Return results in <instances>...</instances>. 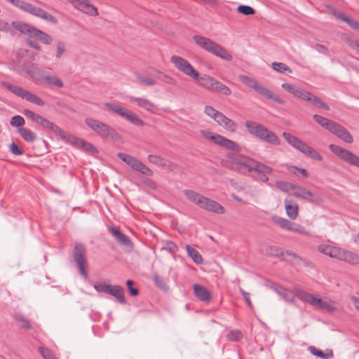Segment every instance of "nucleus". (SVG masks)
I'll return each instance as SVG.
<instances>
[{
    "mask_svg": "<svg viewBox=\"0 0 359 359\" xmlns=\"http://www.w3.org/2000/svg\"><path fill=\"white\" fill-rule=\"evenodd\" d=\"M228 161L223 165L226 168L240 172L241 174H247L252 171L257 172H272L273 169L260 162H258L246 156L229 154H227Z\"/></svg>",
    "mask_w": 359,
    "mask_h": 359,
    "instance_id": "obj_1",
    "label": "nucleus"
},
{
    "mask_svg": "<svg viewBox=\"0 0 359 359\" xmlns=\"http://www.w3.org/2000/svg\"><path fill=\"white\" fill-rule=\"evenodd\" d=\"M12 26L20 33L27 35L29 39L27 40L28 44L37 50H41V47L34 40L39 41L45 45H49L52 43L53 39L47 33L23 22L14 21Z\"/></svg>",
    "mask_w": 359,
    "mask_h": 359,
    "instance_id": "obj_2",
    "label": "nucleus"
},
{
    "mask_svg": "<svg viewBox=\"0 0 359 359\" xmlns=\"http://www.w3.org/2000/svg\"><path fill=\"white\" fill-rule=\"evenodd\" d=\"M183 194L189 201L201 208L219 215L225 212L224 207L219 203L205 197L194 190L185 189L183 191Z\"/></svg>",
    "mask_w": 359,
    "mask_h": 359,
    "instance_id": "obj_3",
    "label": "nucleus"
},
{
    "mask_svg": "<svg viewBox=\"0 0 359 359\" xmlns=\"http://www.w3.org/2000/svg\"><path fill=\"white\" fill-rule=\"evenodd\" d=\"M245 126L248 133L260 140L273 146L280 145L281 140L275 133L269 130L264 125L253 121H247Z\"/></svg>",
    "mask_w": 359,
    "mask_h": 359,
    "instance_id": "obj_4",
    "label": "nucleus"
},
{
    "mask_svg": "<svg viewBox=\"0 0 359 359\" xmlns=\"http://www.w3.org/2000/svg\"><path fill=\"white\" fill-rule=\"evenodd\" d=\"M293 293L298 299L307 302L314 308L328 313H332L336 310L334 302L332 300H323L296 287L293 288Z\"/></svg>",
    "mask_w": 359,
    "mask_h": 359,
    "instance_id": "obj_5",
    "label": "nucleus"
},
{
    "mask_svg": "<svg viewBox=\"0 0 359 359\" xmlns=\"http://www.w3.org/2000/svg\"><path fill=\"white\" fill-rule=\"evenodd\" d=\"M193 39L198 46L217 57L226 61H231L233 59L232 55L225 48L212 40L199 35L194 36Z\"/></svg>",
    "mask_w": 359,
    "mask_h": 359,
    "instance_id": "obj_6",
    "label": "nucleus"
},
{
    "mask_svg": "<svg viewBox=\"0 0 359 359\" xmlns=\"http://www.w3.org/2000/svg\"><path fill=\"white\" fill-rule=\"evenodd\" d=\"M283 137L290 145H291L292 147L297 149L304 155L309 156V158L313 160H317L319 161H323V158L320 153H318L316 149L311 148L308 144L302 142L296 136H294L289 133L284 132L283 133Z\"/></svg>",
    "mask_w": 359,
    "mask_h": 359,
    "instance_id": "obj_7",
    "label": "nucleus"
},
{
    "mask_svg": "<svg viewBox=\"0 0 359 359\" xmlns=\"http://www.w3.org/2000/svg\"><path fill=\"white\" fill-rule=\"evenodd\" d=\"M86 124L102 138H111L116 141L121 138L120 135L109 125L91 118L85 119Z\"/></svg>",
    "mask_w": 359,
    "mask_h": 359,
    "instance_id": "obj_8",
    "label": "nucleus"
},
{
    "mask_svg": "<svg viewBox=\"0 0 359 359\" xmlns=\"http://www.w3.org/2000/svg\"><path fill=\"white\" fill-rule=\"evenodd\" d=\"M104 105L116 115L136 126L142 127L144 125V122L130 109L114 102H106Z\"/></svg>",
    "mask_w": 359,
    "mask_h": 359,
    "instance_id": "obj_9",
    "label": "nucleus"
},
{
    "mask_svg": "<svg viewBox=\"0 0 359 359\" xmlns=\"http://www.w3.org/2000/svg\"><path fill=\"white\" fill-rule=\"evenodd\" d=\"M1 86L16 96L25 99L31 103L41 107L44 105V102L39 96L22 87L5 81L1 83Z\"/></svg>",
    "mask_w": 359,
    "mask_h": 359,
    "instance_id": "obj_10",
    "label": "nucleus"
},
{
    "mask_svg": "<svg viewBox=\"0 0 359 359\" xmlns=\"http://www.w3.org/2000/svg\"><path fill=\"white\" fill-rule=\"evenodd\" d=\"M201 134L205 139L211 140L215 144H217L226 149L234 151H241L240 145H238L234 141L227 139L221 135L216 134L211 131L205 130H201Z\"/></svg>",
    "mask_w": 359,
    "mask_h": 359,
    "instance_id": "obj_11",
    "label": "nucleus"
},
{
    "mask_svg": "<svg viewBox=\"0 0 359 359\" xmlns=\"http://www.w3.org/2000/svg\"><path fill=\"white\" fill-rule=\"evenodd\" d=\"M95 290L98 292H103L114 297L121 304H126L123 288L120 285H111L105 283H99L94 285Z\"/></svg>",
    "mask_w": 359,
    "mask_h": 359,
    "instance_id": "obj_12",
    "label": "nucleus"
},
{
    "mask_svg": "<svg viewBox=\"0 0 359 359\" xmlns=\"http://www.w3.org/2000/svg\"><path fill=\"white\" fill-rule=\"evenodd\" d=\"M330 151L346 163L359 168V156L351 151L333 144H330Z\"/></svg>",
    "mask_w": 359,
    "mask_h": 359,
    "instance_id": "obj_13",
    "label": "nucleus"
},
{
    "mask_svg": "<svg viewBox=\"0 0 359 359\" xmlns=\"http://www.w3.org/2000/svg\"><path fill=\"white\" fill-rule=\"evenodd\" d=\"M170 62L175 67L182 73L191 79H198V71L192 66V65L184 58L172 55L170 57Z\"/></svg>",
    "mask_w": 359,
    "mask_h": 359,
    "instance_id": "obj_14",
    "label": "nucleus"
},
{
    "mask_svg": "<svg viewBox=\"0 0 359 359\" xmlns=\"http://www.w3.org/2000/svg\"><path fill=\"white\" fill-rule=\"evenodd\" d=\"M74 259L78 265L80 273L87 278L88 273L86 269V249L81 243H76L74 248Z\"/></svg>",
    "mask_w": 359,
    "mask_h": 359,
    "instance_id": "obj_15",
    "label": "nucleus"
},
{
    "mask_svg": "<svg viewBox=\"0 0 359 359\" xmlns=\"http://www.w3.org/2000/svg\"><path fill=\"white\" fill-rule=\"evenodd\" d=\"M23 11L54 25H56L58 22L55 16L41 8L37 7L28 2H26Z\"/></svg>",
    "mask_w": 359,
    "mask_h": 359,
    "instance_id": "obj_16",
    "label": "nucleus"
},
{
    "mask_svg": "<svg viewBox=\"0 0 359 359\" xmlns=\"http://www.w3.org/2000/svg\"><path fill=\"white\" fill-rule=\"evenodd\" d=\"M25 69L27 74H28L33 81L40 83H43L48 73V72L38 67L33 62H29L25 65Z\"/></svg>",
    "mask_w": 359,
    "mask_h": 359,
    "instance_id": "obj_17",
    "label": "nucleus"
},
{
    "mask_svg": "<svg viewBox=\"0 0 359 359\" xmlns=\"http://www.w3.org/2000/svg\"><path fill=\"white\" fill-rule=\"evenodd\" d=\"M75 8L83 13L90 15L97 16L98 15L97 8L93 4H90L89 0H67Z\"/></svg>",
    "mask_w": 359,
    "mask_h": 359,
    "instance_id": "obj_18",
    "label": "nucleus"
},
{
    "mask_svg": "<svg viewBox=\"0 0 359 359\" xmlns=\"http://www.w3.org/2000/svg\"><path fill=\"white\" fill-rule=\"evenodd\" d=\"M254 90L261 97L267 100H273L279 104H285V101L279 95L273 93L268 88L265 87L260 83H258Z\"/></svg>",
    "mask_w": 359,
    "mask_h": 359,
    "instance_id": "obj_19",
    "label": "nucleus"
},
{
    "mask_svg": "<svg viewBox=\"0 0 359 359\" xmlns=\"http://www.w3.org/2000/svg\"><path fill=\"white\" fill-rule=\"evenodd\" d=\"M148 161L154 165L162 167L168 170H174L177 165L172 161L160 156L150 154L147 156Z\"/></svg>",
    "mask_w": 359,
    "mask_h": 359,
    "instance_id": "obj_20",
    "label": "nucleus"
},
{
    "mask_svg": "<svg viewBox=\"0 0 359 359\" xmlns=\"http://www.w3.org/2000/svg\"><path fill=\"white\" fill-rule=\"evenodd\" d=\"M130 102H136L137 105L144 109L148 112L153 114H158L159 108L154 103L151 102L149 100L142 98V97H131L130 98Z\"/></svg>",
    "mask_w": 359,
    "mask_h": 359,
    "instance_id": "obj_21",
    "label": "nucleus"
},
{
    "mask_svg": "<svg viewBox=\"0 0 359 359\" xmlns=\"http://www.w3.org/2000/svg\"><path fill=\"white\" fill-rule=\"evenodd\" d=\"M290 194L294 197L309 202H313V199H312V198L315 196L311 191H308L305 187L297 184H294L292 192Z\"/></svg>",
    "mask_w": 359,
    "mask_h": 359,
    "instance_id": "obj_22",
    "label": "nucleus"
},
{
    "mask_svg": "<svg viewBox=\"0 0 359 359\" xmlns=\"http://www.w3.org/2000/svg\"><path fill=\"white\" fill-rule=\"evenodd\" d=\"M39 124L46 130L52 131L57 135L60 136L62 139L67 140L68 135L66 134L65 131L61 130L57 125L53 123V122L48 121V119L42 117Z\"/></svg>",
    "mask_w": 359,
    "mask_h": 359,
    "instance_id": "obj_23",
    "label": "nucleus"
},
{
    "mask_svg": "<svg viewBox=\"0 0 359 359\" xmlns=\"http://www.w3.org/2000/svg\"><path fill=\"white\" fill-rule=\"evenodd\" d=\"M217 123L224 130L230 133H234L237 128V124L231 119L224 115L222 112L215 120Z\"/></svg>",
    "mask_w": 359,
    "mask_h": 359,
    "instance_id": "obj_24",
    "label": "nucleus"
},
{
    "mask_svg": "<svg viewBox=\"0 0 359 359\" xmlns=\"http://www.w3.org/2000/svg\"><path fill=\"white\" fill-rule=\"evenodd\" d=\"M332 133L346 143L351 144L353 142V138L351 133L346 128L339 123H337L334 128H332Z\"/></svg>",
    "mask_w": 359,
    "mask_h": 359,
    "instance_id": "obj_25",
    "label": "nucleus"
},
{
    "mask_svg": "<svg viewBox=\"0 0 359 359\" xmlns=\"http://www.w3.org/2000/svg\"><path fill=\"white\" fill-rule=\"evenodd\" d=\"M284 203L287 217L291 219H297L299 214V205L297 202L292 199H285Z\"/></svg>",
    "mask_w": 359,
    "mask_h": 359,
    "instance_id": "obj_26",
    "label": "nucleus"
},
{
    "mask_svg": "<svg viewBox=\"0 0 359 359\" xmlns=\"http://www.w3.org/2000/svg\"><path fill=\"white\" fill-rule=\"evenodd\" d=\"M109 231L119 244L125 246H130L132 245V242L129 237L123 233L117 228L114 226H110L109 227Z\"/></svg>",
    "mask_w": 359,
    "mask_h": 359,
    "instance_id": "obj_27",
    "label": "nucleus"
},
{
    "mask_svg": "<svg viewBox=\"0 0 359 359\" xmlns=\"http://www.w3.org/2000/svg\"><path fill=\"white\" fill-rule=\"evenodd\" d=\"M194 292L195 296L201 301L204 302H209L211 299V294L210 291L198 284L193 285Z\"/></svg>",
    "mask_w": 359,
    "mask_h": 359,
    "instance_id": "obj_28",
    "label": "nucleus"
},
{
    "mask_svg": "<svg viewBox=\"0 0 359 359\" xmlns=\"http://www.w3.org/2000/svg\"><path fill=\"white\" fill-rule=\"evenodd\" d=\"M302 100L311 102L313 106L318 108L323 109L326 111L330 110L329 106L325 102L309 91H306Z\"/></svg>",
    "mask_w": 359,
    "mask_h": 359,
    "instance_id": "obj_29",
    "label": "nucleus"
},
{
    "mask_svg": "<svg viewBox=\"0 0 359 359\" xmlns=\"http://www.w3.org/2000/svg\"><path fill=\"white\" fill-rule=\"evenodd\" d=\"M338 256L337 259L343 260L351 264H358L359 262V257L351 251L339 248Z\"/></svg>",
    "mask_w": 359,
    "mask_h": 359,
    "instance_id": "obj_30",
    "label": "nucleus"
},
{
    "mask_svg": "<svg viewBox=\"0 0 359 359\" xmlns=\"http://www.w3.org/2000/svg\"><path fill=\"white\" fill-rule=\"evenodd\" d=\"M281 87L288 93L293 95L295 97L301 100H303L306 93V90H304L303 88H299L288 83H283Z\"/></svg>",
    "mask_w": 359,
    "mask_h": 359,
    "instance_id": "obj_31",
    "label": "nucleus"
},
{
    "mask_svg": "<svg viewBox=\"0 0 359 359\" xmlns=\"http://www.w3.org/2000/svg\"><path fill=\"white\" fill-rule=\"evenodd\" d=\"M194 80L198 81L201 86L212 91L215 79L207 74H203L200 76L198 72V79H194Z\"/></svg>",
    "mask_w": 359,
    "mask_h": 359,
    "instance_id": "obj_32",
    "label": "nucleus"
},
{
    "mask_svg": "<svg viewBox=\"0 0 359 359\" xmlns=\"http://www.w3.org/2000/svg\"><path fill=\"white\" fill-rule=\"evenodd\" d=\"M313 118L316 123H318L323 128L329 130L330 133H332V128H334L336 124L337 123L332 120L327 119L323 116L317 114L313 115Z\"/></svg>",
    "mask_w": 359,
    "mask_h": 359,
    "instance_id": "obj_33",
    "label": "nucleus"
},
{
    "mask_svg": "<svg viewBox=\"0 0 359 359\" xmlns=\"http://www.w3.org/2000/svg\"><path fill=\"white\" fill-rule=\"evenodd\" d=\"M42 83L48 84L57 88H62V81L55 74L48 72Z\"/></svg>",
    "mask_w": 359,
    "mask_h": 359,
    "instance_id": "obj_34",
    "label": "nucleus"
},
{
    "mask_svg": "<svg viewBox=\"0 0 359 359\" xmlns=\"http://www.w3.org/2000/svg\"><path fill=\"white\" fill-rule=\"evenodd\" d=\"M68 141H73L74 140V143L77 144L79 145H81L86 151H90L92 153L97 152V149L90 143L83 141L81 139L76 138L74 136H72L70 135H68V137L67 138Z\"/></svg>",
    "mask_w": 359,
    "mask_h": 359,
    "instance_id": "obj_35",
    "label": "nucleus"
},
{
    "mask_svg": "<svg viewBox=\"0 0 359 359\" xmlns=\"http://www.w3.org/2000/svg\"><path fill=\"white\" fill-rule=\"evenodd\" d=\"M318 250L321 253L325 255H328L329 257L332 258L337 259V257H339V248H335L327 245H320L318 246Z\"/></svg>",
    "mask_w": 359,
    "mask_h": 359,
    "instance_id": "obj_36",
    "label": "nucleus"
},
{
    "mask_svg": "<svg viewBox=\"0 0 359 359\" xmlns=\"http://www.w3.org/2000/svg\"><path fill=\"white\" fill-rule=\"evenodd\" d=\"M308 349L312 355L322 359H331L334 357L333 351L331 349H327L325 353L312 346H309Z\"/></svg>",
    "mask_w": 359,
    "mask_h": 359,
    "instance_id": "obj_37",
    "label": "nucleus"
},
{
    "mask_svg": "<svg viewBox=\"0 0 359 359\" xmlns=\"http://www.w3.org/2000/svg\"><path fill=\"white\" fill-rule=\"evenodd\" d=\"M13 317L18 323L20 327L25 330H29L32 328V325L29 320L21 313H16L13 316Z\"/></svg>",
    "mask_w": 359,
    "mask_h": 359,
    "instance_id": "obj_38",
    "label": "nucleus"
},
{
    "mask_svg": "<svg viewBox=\"0 0 359 359\" xmlns=\"http://www.w3.org/2000/svg\"><path fill=\"white\" fill-rule=\"evenodd\" d=\"M18 133L26 142H32L36 140V135L29 128H20Z\"/></svg>",
    "mask_w": 359,
    "mask_h": 359,
    "instance_id": "obj_39",
    "label": "nucleus"
},
{
    "mask_svg": "<svg viewBox=\"0 0 359 359\" xmlns=\"http://www.w3.org/2000/svg\"><path fill=\"white\" fill-rule=\"evenodd\" d=\"M212 91L220 93L226 96L230 95L231 94V90L228 86H225L222 82L216 79L214 82V86Z\"/></svg>",
    "mask_w": 359,
    "mask_h": 359,
    "instance_id": "obj_40",
    "label": "nucleus"
},
{
    "mask_svg": "<svg viewBox=\"0 0 359 359\" xmlns=\"http://www.w3.org/2000/svg\"><path fill=\"white\" fill-rule=\"evenodd\" d=\"M117 156L120 159L125 162L128 165L131 167L133 170L135 169L136 164L139 161L136 158L122 152L118 153Z\"/></svg>",
    "mask_w": 359,
    "mask_h": 359,
    "instance_id": "obj_41",
    "label": "nucleus"
},
{
    "mask_svg": "<svg viewBox=\"0 0 359 359\" xmlns=\"http://www.w3.org/2000/svg\"><path fill=\"white\" fill-rule=\"evenodd\" d=\"M186 249L189 256L193 259V261L195 263L198 264L203 263L202 256L196 249H194V248L189 245L186 246Z\"/></svg>",
    "mask_w": 359,
    "mask_h": 359,
    "instance_id": "obj_42",
    "label": "nucleus"
},
{
    "mask_svg": "<svg viewBox=\"0 0 359 359\" xmlns=\"http://www.w3.org/2000/svg\"><path fill=\"white\" fill-rule=\"evenodd\" d=\"M289 227H290V229H288V231H290L297 233L298 234L303 235V236H309L310 235L309 232L306 229V228L299 224H297V223H295L293 222H290Z\"/></svg>",
    "mask_w": 359,
    "mask_h": 359,
    "instance_id": "obj_43",
    "label": "nucleus"
},
{
    "mask_svg": "<svg viewBox=\"0 0 359 359\" xmlns=\"http://www.w3.org/2000/svg\"><path fill=\"white\" fill-rule=\"evenodd\" d=\"M294 184H295L287 182L285 181H277L276 182V185L278 189L283 192L290 194L292 193L291 191H292Z\"/></svg>",
    "mask_w": 359,
    "mask_h": 359,
    "instance_id": "obj_44",
    "label": "nucleus"
},
{
    "mask_svg": "<svg viewBox=\"0 0 359 359\" xmlns=\"http://www.w3.org/2000/svg\"><path fill=\"white\" fill-rule=\"evenodd\" d=\"M271 219L273 222V223L278 225L279 227L287 231L288 229H290L289 226L291 221L288 220L287 219L283 218L278 216H273L271 217Z\"/></svg>",
    "mask_w": 359,
    "mask_h": 359,
    "instance_id": "obj_45",
    "label": "nucleus"
},
{
    "mask_svg": "<svg viewBox=\"0 0 359 359\" xmlns=\"http://www.w3.org/2000/svg\"><path fill=\"white\" fill-rule=\"evenodd\" d=\"M134 170L148 177L153 175V171L140 161H137Z\"/></svg>",
    "mask_w": 359,
    "mask_h": 359,
    "instance_id": "obj_46",
    "label": "nucleus"
},
{
    "mask_svg": "<svg viewBox=\"0 0 359 359\" xmlns=\"http://www.w3.org/2000/svg\"><path fill=\"white\" fill-rule=\"evenodd\" d=\"M240 81L243 83L245 86L249 87L250 88L255 89V86L258 84V81L256 80L245 76V75H240L239 76Z\"/></svg>",
    "mask_w": 359,
    "mask_h": 359,
    "instance_id": "obj_47",
    "label": "nucleus"
},
{
    "mask_svg": "<svg viewBox=\"0 0 359 359\" xmlns=\"http://www.w3.org/2000/svg\"><path fill=\"white\" fill-rule=\"evenodd\" d=\"M240 81L243 83L245 86L249 87L250 88L255 89V86L258 84V81L256 80L245 76V75H240L239 76Z\"/></svg>",
    "mask_w": 359,
    "mask_h": 359,
    "instance_id": "obj_48",
    "label": "nucleus"
},
{
    "mask_svg": "<svg viewBox=\"0 0 359 359\" xmlns=\"http://www.w3.org/2000/svg\"><path fill=\"white\" fill-rule=\"evenodd\" d=\"M274 290L280 296L282 297L285 301L289 302H292L294 301V297L290 294L289 291L287 290L280 287H275Z\"/></svg>",
    "mask_w": 359,
    "mask_h": 359,
    "instance_id": "obj_49",
    "label": "nucleus"
},
{
    "mask_svg": "<svg viewBox=\"0 0 359 359\" xmlns=\"http://www.w3.org/2000/svg\"><path fill=\"white\" fill-rule=\"evenodd\" d=\"M271 65L273 69L276 72L280 73L288 72L289 73H292V69L285 63L274 62Z\"/></svg>",
    "mask_w": 359,
    "mask_h": 359,
    "instance_id": "obj_50",
    "label": "nucleus"
},
{
    "mask_svg": "<svg viewBox=\"0 0 359 359\" xmlns=\"http://www.w3.org/2000/svg\"><path fill=\"white\" fill-rule=\"evenodd\" d=\"M154 282L155 285L162 290H168V285L165 283L164 278L158 275H154L153 277Z\"/></svg>",
    "mask_w": 359,
    "mask_h": 359,
    "instance_id": "obj_51",
    "label": "nucleus"
},
{
    "mask_svg": "<svg viewBox=\"0 0 359 359\" xmlns=\"http://www.w3.org/2000/svg\"><path fill=\"white\" fill-rule=\"evenodd\" d=\"M237 11L238 13L245 15H251L255 13V11L252 7L246 5L238 6Z\"/></svg>",
    "mask_w": 359,
    "mask_h": 359,
    "instance_id": "obj_52",
    "label": "nucleus"
},
{
    "mask_svg": "<svg viewBox=\"0 0 359 359\" xmlns=\"http://www.w3.org/2000/svg\"><path fill=\"white\" fill-rule=\"evenodd\" d=\"M204 112L207 116L213 118L215 121V120H217V118L219 116V115L221 113L220 111L216 110L215 108H213L211 106L205 107Z\"/></svg>",
    "mask_w": 359,
    "mask_h": 359,
    "instance_id": "obj_53",
    "label": "nucleus"
},
{
    "mask_svg": "<svg viewBox=\"0 0 359 359\" xmlns=\"http://www.w3.org/2000/svg\"><path fill=\"white\" fill-rule=\"evenodd\" d=\"M227 339L229 341H238L243 338V334L241 331L238 330H234L231 331L226 336Z\"/></svg>",
    "mask_w": 359,
    "mask_h": 359,
    "instance_id": "obj_54",
    "label": "nucleus"
},
{
    "mask_svg": "<svg viewBox=\"0 0 359 359\" xmlns=\"http://www.w3.org/2000/svg\"><path fill=\"white\" fill-rule=\"evenodd\" d=\"M23 114L30 118L31 120H32L33 121H35L38 123H39L41 118L43 116H40V115H38L36 114H35L34 111L29 110V109H24L23 111Z\"/></svg>",
    "mask_w": 359,
    "mask_h": 359,
    "instance_id": "obj_55",
    "label": "nucleus"
},
{
    "mask_svg": "<svg viewBox=\"0 0 359 359\" xmlns=\"http://www.w3.org/2000/svg\"><path fill=\"white\" fill-rule=\"evenodd\" d=\"M39 351L44 359H57L55 357L53 352L48 348L40 346L39 348Z\"/></svg>",
    "mask_w": 359,
    "mask_h": 359,
    "instance_id": "obj_56",
    "label": "nucleus"
},
{
    "mask_svg": "<svg viewBox=\"0 0 359 359\" xmlns=\"http://www.w3.org/2000/svg\"><path fill=\"white\" fill-rule=\"evenodd\" d=\"M56 48L57 53L55 57L59 60L62 55L65 52V43L63 41L58 40L56 41Z\"/></svg>",
    "mask_w": 359,
    "mask_h": 359,
    "instance_id": "obj_57",
    "label": "nucleus"
},
{
    "mask_svg": "<svg viewBox=\"0 0 359 359\" xmlns=\"http://www.w3.org/2000/svg\"><path fill=\"white\" fill-rule=\"evenodd\" d=\"M10 123L13 127L22 126L25 124V119L22 116L16 115L12 117Z\"/></svg>",
    "mask_w": 359,
    "mask_h": 359,
    "instance_id": "obj_58",
    "label": "nucleus"
},
{
    "mask_svg": "<svg viewBox=\"0 0 359 359\" xmlns=\"http://www.w3.org/2000/svg\"><path fill=\"white\" fill-rule=\"evenodd\" d=\"M345 41L351 48L359 50V39L348 36Z\"/></svg>",
    "mask_w": 359,
    "mask_h": 359,
    "instance_id": "obj_59",
    "label": "nucleus"
},
{
    "mask_svg": "<svg viewBox=\"0 0 359 359\" xmlns=\"http://www.w3.org/2000/svg\"><path fill=\"white\" fill-rule=\"evenodd\" d=\"M288 170L296 175L300 173L304 177H306L308 176L307 171L304 168H298L296 166H290L288 168Z\"/></svg>",
    "mask_w": 359,
    "mask_h": 359,
    "instance_id": "obj_60",
    "label": "nucleus"
},
{
    "mask_svg": "<svg viewBox=\"0 0 359 359\" xmlns=\"http://www.w3.org/2000/svg\"><path fill=\"white\" fill-rule=\"evenodd\" d=\"M9 150L10 151L15 155V156H20L24 154V150L21 148H20L15 143L13 142L9 146Z\"/></svg>",
    "mask_w": 359,
    "mask_h": 359,
    "instance_id": "obj_61",
    "label": "nucleus"
},
{
    "mask_svg": "<svg viewBox=\"0 0 359 359\" xmlns=\"http://www.w3.org/2000/svg\"><path fill=\"white\" fill-rule=\"evenodd\" d=\"M137 79L139 83L147 85V86H154L156 84V81L149 78H144L140 75L137 76Z\"/></svg>",
    "mask_w": 359,
    "mask_h": 359,
    "instance_id": "obj_62",
    "label": "nucleus"
},
{
    "mask_svg": "<svg viewBox=\"0 0 359 359\" xmlns=\"http://www.w3.org/2000/svg\"><path fill=\"white\" fill-rule=\"evenodd\" d=\"M313 48L318 51V53H322L325 55H329V50L328 48L324 46V45H322V44H320V43H316L313 46Z\"/></svg>",
    "mask_w": 359,
    "mask_h": 359,
    "instance_id": "obj_63",
    "label": "nucleus"
},
{
    "mask_svg": "<svg viewBox=\"0 0 359 359\" xmlns=\"http://www.w3.org/2000/svg\"><path fill=\"white\" fill-rule=\"evenodd\" d=\"M344 22H346L353 29L359 31V22L358 21L348 17L347 18L344 19Z\"/></svg>",
    "mask_w": 359,
    "mask_h": 359,
    "instance_id": "obj_64",
    "label": "nucleus"
}]
</instances>
